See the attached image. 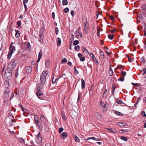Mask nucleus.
<instances>
[{"label":"nucleus","instance_id":"obj_45","mask_svg":"<svg viewBox=\"0 0 146 146\" xmlns=\"http://www.w3.org/2000/svg\"><path fill=\"white\" fill-rule=\"evenodd\" d=\"M121 74L123 76H125L126 74V72H125L123 71H122L121 72Z\"/></svg>","mask_w":146,"mask_h":146},{"label":"nucleus","instance_id":"obj_19","mask_svg":"<svg viewBox=\"0 0 146 146\" xmlns=\"http://www.w3.org/2000/svg\"><path fill=\"white\" fill-rule=\"evenodd\" d=\"M20 32L18 30H17L15 34L16 38H18L20 36Z\"/></svg>","mask_w":146,"mask_h":146},{"label":"nucleus","instance_id":"obj_10","mask_svg":"<svg viewBox=\"0 0 146 146\" xmlns=\"http://www.w3.org/2000/svg\"><path fill=\"white\" fill-rule=\"evenodd\" d=\"M9 90L8 89H5V94H4V96L6 98H7L9 97Z\"/></svg>","mask_w":146,"mask_h":146},{"label":"nucleus","instance_id":"obj_18","mask_svg":"<svg viewBox=\"0 0 146 146\" xmlns=\"http://www.w3.org/2000/svg\"><path fill=\"white\" fill-rule=\"evenodd\" d=\"M4 85L6 88V89H8V88L9 86V82L8 81H6L4 83Z\"/></svg>","mask_w":146,"mask_h":146},{"label":"nucleus","instance_id":"obj_50","mask_svg":"<svg viewBox=\"0 0 146 146\" xmlns=\"http://www.w3.org/2000/svg\"><path fill=\"white\" fill-rule=\"evenodd\" d=\"M74 11H73L72 10L71 12V14L72 15V17H74Z\"/></svg>","mask_w":146,"mask_h":146},{"label":"nucleus","instance_id":"obj_41","mask_svg":"<svg viewBox=\"0 0 146 146\" xmlns=\"http://www.w3.org/2000/svg\"><path fill=\"white\" fill-rule=\"evenodd\" d=\"M35 62L34 61H33L31 62V66L32 67H34L35 66Z\"/></svg>","mask_w":146,"mask_h":146},{"label":"nucleus","instance_id":"obj_8","mask_svg":"<svg viewBox=\"0 0 146 146\" xmlns=\"http://www.w3.org/2000/svg\"><path fill=\"white\" fill-rule=\"evenodd\" d=\"M11 75L12 74H10V73H8L5 72L4 76L5 78H6L8 79H9L11 78Z\"/></svg>","mask_w":146,"mask_h":146},{"label":"nucleus","instance_id":"obj_36","mask_svg":"<svg viewBox=\"0 0 146 146\" xmlns=\"http://www.w3.org/2000/svg\"><path fill=\"white\" fill-rule=\"evenodd\" d=\"M55 33L56 35H58V27H56L55 28Z\"/></svg>","mask_w":146,"mask_h":146},{"label":"nucleus","instance_id":"obj_44","mask_svg":"<svg viewBox=\"0 0 146 146\" xmlns=\"http://www.w3.org/2000/svg\"><path fill=\"white\" fill-rule=\"evenodd\" d=\"M67 62V59L66 58H64L62 60V63L65 62Z\"/></svg>","mask_w":146,"mask_h":146},{"label":"nucleus","instance_id":"obj_29","mask_svg":"<svg viewBox=\"0 0 146 146\" xmlns=\"http://www.w3.org/2000/svg\"><path fill=\"white\" fill-rule=\"evenodd\" d=\"M121 139L123 140L124 141H127V137H124V136H121Z\"/></svg>","mask_w":146,"mask_h":146},{"label":"nucleus","instance_id":"obj_14","mask_svg":"<svg viewBox=\"0 0 146 146\" xmlns=\"http://www.w3.org/2000/svg\"><path fill=\"white\" fill-rule=\"evenodd\" d=\"M67 134L66 132H64L61 134V137L63 139L67 137Z\"/></svg>","mask_w":146,"mask_h":146},{"label":"nucleus","instance_id":"obj_64","mask_svg":"<svg viewBox=\"0 0 146 146\" xmlns=\"http://www.w3.org/2000/svg\"><path fill=\"white\" fill-rule=\"evenodd\" d=\"M123 131H125L122 130H120L119 131V133H123Z\"/></svg>","mask_w":146,"mask_h":146},{"label":"nucleus","instance_id":"obj_58","mask_svg":"<svg viewBox=\"0 0 146 146\" xmlns=\"http://www.w3.org/2000/svg\"><path fill=\"white\" fill-rule=\"evenodd\" d=\"M84 52L85 54H86V55H88L89 54V52H88V51L87 50H85V51H84Z\"/></svg>","mask_w":146,"mask_h":146},{"label":"nucleus","instance_id":"obj_43","mask_svg":"<svg viewBox=\"0 0 146 146\" xmlns=\"http://www.w3.org/2000/svg\"><path fill=\"white\" fill-rule=\"evenodd\" d=\"M93 59V61H94V62L95 63H98V60L96 59L95 57L94 58V59Z\"/></svg>","mask_w":146,"mask_h":146},{"label":"nucleus","instance_id":"obj_28","mask_svg":"<svg viewBox=\"0 0 146 146\" xmlns=\"http://www.w3.org/2000/svg\"><path fill=\"white\" fill-rule=\"evenodd\" d=\"M143 13L142 14V15H143V16L144 17H146V10L145 9H143Z\"/></svg>","mask_w":146,"mask_h":146},{"label":"nucleus","instance_id":"obj_60","mask_svg":"<svg viewBox=\"0 0 146 146\" xmlns=\"http://www.w3.org/2000/svg\"><path fill=\"white\" fill-rule=\"evenodd\" d=\"M49 62H46L45 63V65L46 67H48L49 65Z\"/></svg>","mask_w":146,"mask_h":146},{"label":"nucleus","instance_id":"obj_37","mask_svg":"<svg viewBox=\"0 0 146 146\" xmlns=\"http://www.w3.org/2000/svg\"><path fill=\"white\" fill-rule=\"evenodd\" d=\"M19 140L21 142L22 144H23L24 143V140L22 138H19Z\"/></svg>","mask_w":146,"mask_h":146},{"label":"nucleus","instance_id":"obj_54","mask_svg":"<svg viewBox=\"0 0 146 146\" xmlns=\"http://www.w3.org/2000/svg\"><path fill=\"white\" fill-rule=\"evenodd\" d=\"M19 106L22 109V110L23 111H24L25 110H26V109L25 108L23 107L22 106H21V105H19Z\"/></svg>","mask_w":146,"mask_h":146},{"label":"nucleus","instance_id":"obj_59","mask_svg":"<svg viewBox=\"0 0 146 146\" xmlns=\"http://www.w3.org/2000/svg\"><path fill=\"white\" fill-rule=\"evenodd\" d=\"M40 120H41L43 121V120H44V116H41L40 117Z\"/></svg>","mask_w":146,"mask_h":146},{"label":"nucleus","instance_id":"obj_55","mask_svg":"<svg viewBox=\"0 0 146 146\" xmlns=\"http://www.w3.org/2000/svg\"><path fill=\"white\" fill-rule=\"evenodd\" d=\"M118 68L119 69H123V68L122 66H118Z\"/></svg>","mask_w":146,"mask_h":146},{"label":"nucleus","instance_id":"obj_35","mask_svg":"<svg viewBox=\"0 0 146 146\" xmlns=\"http://www.w3.org/2000/svg\"><path fill=\"white\" fill-rule=\"evenodd\" d=\"M64 12H65L66 13H68L69 11V9L68 8V7L64 9Z\"/></svg>","mask_w":146,"mask_h":146},{"label":"nucleus","instance_id":"obj_57","mask_svg":"<svg viewBox=\"0 0 146 146\" xmlns=\"http://www.w3.org/2000/svg\"><path fill=\"white\" fill-rule=\"evenodd\" d=\"M28 0H23V4H26L28 2Z\"/></svg>","mask_w":146,"mask_h":146},{"label":"nucleus","instance_id":"obj_39","mask_svg":"<svg viewBox=\"0 0 146 146\" xmlns=\"http://www.w3.org/2000/svg\"><path fill=\"white\" fill-rule=\"evenodd\" d=\"M140 60H141V62H142L143 63H144L145 62V60L144 59V58L143 57Z\"/></svg>","mask_w":146,"mask_h":146},{"label":"nucleus","instance_id":"obj_48","mask_svg":"<svg viewBox=\"0 0 146 146\" xmlns=\"http://www.w3.org/2000/svg\"><path fill=\"white\" fill-rule=\"evenodd\" d=\"M90 56L92 58V59H94V58L95 57L94 55V54L92 53H91L90 54Z\"/></svg>","mask_w":146,"mask_h":146},{"label":"nucleus","instance_id":"obj_47","mask_svg":"<svg viewBox=\"0 0 146 146\" xmlns=\"http://www.w3.org/2000/svg\"><path fill=\"white\" fill-rule=\"evenodd\" d=\"M80 60L82 61H84L85 60V58L84 57H82L80 58Z\"/></svg>","mask_w":146,"mask_h":146},{"label":"nucleus","instance_id":"obj_11","mask_svg":"<svg viewBox=\"0 0 146 146\" xmlns=\"http://www.w3.org/2000/svg\"><path fill=\"white\" fill-rule=\"evenodd\" d=\"M42 56V52L40 50V52H39L38 56V59L37 60V62H39Z\"/></svg>","mask_w":146,"mask_h":146},{"label":"nucleus","instance_id":"obj_61","mask_svg":"<svg viewBox=\"0 0 146 146\" xmlns=\"http://www.w3.org/2000/svg\"><path fill=\"white\" fill-rule=\"evenodd\" d=\"M128 61L129 62H132V59L130 58H128Z\"/></svg>","mask_w":146,"mask_h":146},{"label":"nucleus","instance_id":"obj_7","mask_svg":"<svg viewBox=\"0 0 146 146\" xmlns=\"http://www.w3.org/2000/svg\"><path fill=\"white\" fill-rule=\"evenodd\" d=\"M17 60H15L14 61L12 62V63H11V68H12L13 70V68H14L15 67V66L16 64H17Z\"/></svg>","mask_w":146,"mask_h":146},{"label":"nucleus","instance_id":"obj_23","mask_svg":"<svg viewBox=\"0 0 146 146\" xmlns=\"http://www.w3.org/2000/svg\"><path fill=\"white\" fill-rule=\"evenodd\" d=\"M117 124L120 126H124L125 125V123H123L118 122L117 123Z\"/></svg>","mask_w":146,"mask_h":146},{"label":"nucleus","instance_id":"obj_2","mask_svg":"<svg viewBox=\"0 0 146 146\" xmlns=\"http://www.w3.org/2000/svg\"><path fill=\"white\" fill-rule=\"evenodd\" d=\"M42 87V84H40V86H38V88L37 89V90H38V92L37 91V97L38 98L41 100H44L43 96V93L42 92L39 93V92L41 90V89Z\"/></svg>","mask_w":146,"mask_h":146},{"label":"nucleus","instance_id":"obj_53","mask_svg":"<svg viewBox=\"0 0 146 146\" xmlns=\"http://www.w3.org/2000/svg\"><path fill=\"white\" fill-rule=\"evenodd\" d=\"M17 24L18 25V26H20L21 25V21H18L17 23Z\"/></svg>","mask_w":146,"mask_h":146},{"label":"nucleus","instance_id":"obj_12","mask_svg":"<svg viewBox=\"0 0 146 146\" xmlns=\"http://www.w3.org/2000/svg\"><path fill=\"white\" fill-rule=\"evenodd\" d=\"M12 70L13 69L11 67H9L6 69L5 70V72L8 73H10V74H12Z\"/></svg>","mask_w":146,"mask_h":146},{"label":"nucleus","instance_id":"obj_9","mask_svg":"<svg viewBox=\"0 0 146 146\" xmlns=\"http://www.w3.org/2000/svg\"><path fill=\"white\" fill-rule=\"evenodd\" d=\"M26 71L28 74H30L32 70V68L29 66H27L26 68Z\"/></svg>","mask_w":146,"mask_h":146},{"label":"nucleus","instance_id":"obj_34","mask_svg":"<svg viewBox=\"0 0 146 146\" xmlns=\"http://www.w3.org/2000/svg\"><path fill=\"white\" fill-rule=\"evenodd\" d=\"M74 72L75 74H79V72L77 70L76 66H75L74 67Z\"/></svg>","mask_w":146,"mask_h":146},{"label":"nucleus","instance_id":"obj_42","mask_svg":"<svg viewBox=\"0 0 146 146\" xmlns=\"http://www.w3.org/2000/svg\"><path fill=\"white\" fill-rule=\"evenodd\" d=\"M141 115L143 117H146V115L145 114V112L144 111H142L141 112Z\"/></svg>","mask_w":146,"mask_h":146},{"label":"nucleus","instance_id":"obj_46","mask_svg":"<svg viewBox=\"0 0 146 146\" xmlns=\"http://www.w3.org/2000/svg\"><path fill=\"white\" fill-rule=\"evenodd\" d=\"M100 54L101 55L103 56V58L104 59V58L105 56H104V52L102 51H101Z\"/></svg>","mask_w":146,"mask_h":146},{"label":"nucleus","instance_id":"obj_20","mask_svg":"<svg viewBox=\"0 0 146 146\" xmlns=\"http://www.w3.org/2000/svg\"><path fill=\"white\" fill-rule=\"evenodd\" d=\"M81 81H82V83H81L82 88V89H83L85 87V82L83 79H82L81 80Z\"/></svg>","mask_w":146,"mask_h":146},{"label":"nucleus","instance_id":"obj_25","mask_svg":"<svg viewBox=\"0 0 146 146\" xmlns=\"http://www.w3.org/2000/svg\"><path fill=\"white\" fill-rule=\"evenodd\" d=\"M74 138L75 141L77 142H79V139L76 136L74 135Z\"/></svg>","mask_w":146,"mask_h":146},{"label":"nucleus","instance_id":"obj_5","mask_svg":"<svg viewBox=\"0 0 146 146\" xmlns=\"http://www.w3.org/2000/svg\"><path fill=\"white\" fill-rule=\"evenodd\" d=\"M44 30V28L43 27L39 31V39L38 41L40 42H41L42 40L43 39V33Z\"/></svg>","mask_w":146,"mask_h":146},{"label":"nucleus","instance_id":"obj_4","mask_svg":"<svg viewBox=\"0 0 146 146\" xmlns=\"http://www.w3.org/2000/svg\"><path fill=\"white\" fill-rule=\"evenodd\" d=\"M13 44V43H12L9 47V50L8 54V57L9 59L11 58L12 53L15 50V47L14 46H12Z\"/></svg>","mask_w":146,"mask_h":146},{"label":"nucleus","instance_id":"obj_15","mask_svg":"<svg viewBox=\"0 0 146 146\" xmlns=\"http://www.w3.org/2000/svg\"><path fill=\"white\" fill-rule=\"evenodd\" d=\"M90 139H92L94 140H95L97 141H99L101 140V139H99L98 138H96L94 137H89V138H88L87 139H86L85 140H88Z\"/></svg>","mask_w":146,"mask_h":146},{"label":"nucleus","instance_id":"obj_16","mask_svg":"<svg viewBox=\"0 0 146 146\" xmlns=\"http://www.w3.org/2000/svg\"><path fill=\"white\" fill-rule=\"evenodd\" d=\"M113 111V113L117 115L120 116H122L123 115V114L122 113L117 111L114 110Z\"/></svg>","mask_w":146,"mask_h":146},{"label":"nucleus","instance_id":"obj_22","mask_svg":"<svg viewBox=\"0 0 146 146\" xmlns=\"http://www.w3.org/2000/svg\"><path fill=\"white\" fill-rule=\"evenodd\" d=\"M113 71H112V70L111 69V67L110 66V70L109 71V75L110 76H112V75L113 74Z\"/></svg>","mask_w":146,"mask_h":146},{"label":"nucleus","instance_id":"obj_49","mask_svg":"<svg viewBox=\"0 0 146 146\" xmlns=\"http://www.w3.org/2000/svg\"><path fill=\"white\" fill-rule=\"evenodd\" d=\"M110 18L111 20H113L114 19V17L113 15H111L110 16Z\"/></svg>","mask_w":146,"mask_h":146},{"label":"nucleus","instance_id":"obj_52","mask_svg":"<svg viewBox=\"0 0 146 146\" xmlns=\"http://www.w3.org/2000/svg\"><path fill=\"white\" fill-rule=\"evenodd\" d=\"M65 76H66V75L65 74H62V76L60 77L59 78H60L61 77H62L63 78H65Z\"/></svg>","mask_w":146,"mask_h":146},{"label":"nucleus","instance_id":"obj_13","mask_svg":"<svg viewBox=\"0 0 146 146\" xmlns=\"http://www.w3.org/2000/svg\"><path fill=\"white\" fill-rule=\"evenodd\" d=\"M57 44L58 46H59L61 44V41L60 38H57Z\"/></svg>","mask_w":146,"mask_h":146},{"label":"nucleus","instance_id":"obj_31","mask_svg":"<svg viewBox=\"0 0 146 146\" xmlns=\"http://www.w3.org/2000/svg\"><path fill=\"white\" fill-rule=\"evenodd\" d=\"M114 37V35H108V38L111 40L112 39H113V38Z\"/></svg>","mask_w":146,"mask_h":146},{"label":"nucleus","instance_id":"obj_26","mask_svg":"<svg viewBox=\"0 0 146 146\" xmlns=\"http://www.w3.org/2000/svg\"><path fill=\"white\" fill-rule=\"evenodd\" d=\"M68 1L67 0H63L62 4L63 5H66L68 4Z\"/></svg>","mask_w":146,"mask_h":146},{"label":"nucleus","instance_id":"obj_17","mask_svg":"<svg viewBox=\"0 0 146 146\" xmlns=\"http://www.w3.org/2000/svg\"><path fill=\"white\" fill-rule=\"evenodd\" d=\"M96 118L98 119H100L102 118V116L99 113L96 112L95 114Z\"/></svg>","mask_w":146,"mask_h":146},{"label":"nucleus","instance_id":"obj_1","mask_svg":"<svg viewBox=\"0 0 146 146\" xmlns=\"http://www.w3.org/2000/svg\"><path fill=\"white\" fill-rule=\"evenodd\" d=\"M48 74V72L46 71H44L42 72V74L40 76V80L41 84L42 85L44 83L46 80V77ZM40 84H39V86H40ZM43 86V85H42Z\"/></svg>","mask_w":146,"mask_h":146},{"label":"nucleus","instance_id":"obj_33","mask_svg":"<svg viewBox=\"0 0 146 146\" xmlns=\"http://www.w3.org/2000/svg\"><path fill=\"white\" fill-rule=\"evenodd\" d=\"M79 43V42L78 40H75L73 42V45L75 46L76 45L78 44Z\"/></svg>","mask_w":146,"mask_h":146},{"label":"nucleus","instance_id":"obj_3","mask_svg":"<svg viewBox=\"0 0 146 146\" xmlns=\"http://www.w3.org/2000/svg\"><path fill=\"white\" fill-rule=\"evenodd\" d=\"M31 46L29 42L25 43V49L23 51L24 53L23 55H26L29 53L31 51Z\"/></svg>","mask_w":146,"mask_h":146},{"label":"nucleus","instance_id":"obj_30","mask_svg":"<svg viewBox=\"0 0 146 146\" xmlns=\"http://www.w3.org/2000/svg\"><path fill=\"white\" fill-rule=\"evenodd\" d=\"M141 72H142V74L144 75L146 73V69L144 68L141 70Z\"/></svg>","mask_w":146,"mask_h":146},{"label":"nucleus","instance_id":"obj_63","mask_svg":"<svg viewBox=\"0 0 146 146\" xmlns=\"http://www.w3.org/2000/svg\"><path fill=\"white\" fill-rule=\"evenodd\" d=\"M24 4V7H25V11H27V5H26V4Z\"/></svg>","mask_w":146,"mask_h":146},{"label":"nucleus","instance_id":"obj_40","mask_svg":"<svg viewBox=\"0 0 146 146\" xmlns=\"http://www.w3.org/2000/svg\"><path fill=\"white\" fill-rule=\"evenodd\" d=\"M117 103L119 104H123V103L122 102V101L121 100H118L117 101Z\"/></svg>","mask_w":146,"mask_h":146},{"label":"nucleus","instance_id":"obj_32","mask_svg":"<svg viewBox=\"0 0 146 146\" xmlns=\"http://www.w3.org/2000/svg\"><path fill=\"white\" fill-rule=\"evenodd\" d=\"M80 47L78 45L74 47V49L77 51H78L80 49Z\"/></svg>","mask_w":146,"mask_h":146},{"label":"nucleus","instance_id":"obj_62","mask_svg":"<svg viewBox=\"0 0 146 146\" xmlns=\"http://www.w3.org/2000/svg\"><path fill=\"white\" fill-rule=\"evenodd\" d=\"M83 21L84 22V23H85V22H87V20L85 18L83 19Z\"/></svg>","mask_w":146,"mask_h":146},{"label":"nucleus","instance_id":"obj_27","mask_svg":"<svg viewBox=\"0 0 146 146\" xmlns=\"http://www.w3.org/2000/svg\"><path fill=\"white\" fill-rule=\"evenodd\" d=\"M61 115L63 119L64 120H65L66 119V117L64 114V112H63V111L62 112Z\"/></svg>","mask_w":146,"mask_h":146},{"label":"nucleus","instance_id":"obj_56","mask_svg":"<svg viewBox=\"0 0 146 146\" xmlns=\"http://www.w3.org/2000/svg\"><path fill=\"white\" fill-rule=\"evenodd\" d=\"M78 57L79 58H81V57H82V54H81L80 53H79L78 54Z\"/></svg>","mask_w":146,"mask_h":146},{"label":"nucleus","instance_id":"obj_24","mask_svg":"<svg viewBox=\"0 0 146 146\" xmlns=\"http://www.w3.org/2000/svg\"><path fill=\"white\" fill-rule=\"evenodd\" d=\"M38 128L39 129H42V127L40 123H39L38 121L37 120V128Z\"/></svg>","mask_w":146,"mask_h":146},{"label":"nucleus","instance_id":"obj_51","mask_svg":"<svg viewBox=\"0 0 146 146\" xmlns=\"http://www.w3.org/2000/svg\"><path fill=\"white\" fill-rule=\"evenodd\" d=\"M124 80V78H119L118 80L119 81H120L121 82H123Z\"/></svg>","mask_w":146,"mask_h":146},{"label":"nucleus","instance_id":"obj_6","mask_svg":"<svg viewBox=\"0 0 146 146\" xmlns=\"http://www.w3.org/2000/svg\"><path fill=\"white\" fill-rule=\"evenodd\" d=\"M37 137H38V140H37V143L40 145H41L42 143V136L40 133H38L37 135Z\"/></svg>","mask_w":146,"mask_h":146},{"label":"nucleus","instance_id":"obj_21","mask_svg":"<svg viewBox=\"0 0 146 146\" xmlns=\"http://www.w3.org/2000/svg\"><path fill=\"white\" fill-rule=\"evenodd\" d=\"M107 129L108 130L110 131L111 132H112L113 133H115L116 132V131L115 129L114 128H110V129H109V128H107Z\"/></svg>","mask_w":146,"mask_h":146},{"label":"nucleus","instance_id":"obj_38","mask_svg":"<svg viewBox=\"0 0 146 146\" xmlns=\"http://www.w3.org/2000/svg\"><path fill=\"white\" fill-rule=\"evenodd\" d=\"M64 130V129L62 127H60L59 129V132L60 133Z\"/></svg>","mask_w":146,"mask_h":146}]
</instances>
